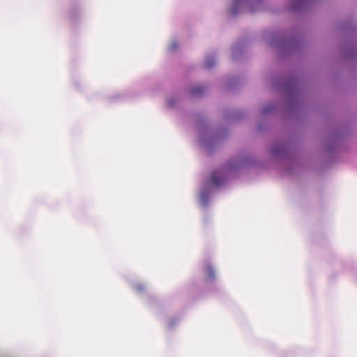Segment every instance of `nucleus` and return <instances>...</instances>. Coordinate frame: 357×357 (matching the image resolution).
I'll list each match as a JSON object with an SVG mask.
<instances>
[{"label": "nucleus", "mask_w": 357, "mask_h": 357, "mask_svg": "<svg viewBox=\"0 0 357 357\" xmlns=\"http://www.w3.org/2000/svg\"><path fill=\"white\" fill-rule=\"evenodd\" d=\"M242 166V160H235L234 162H229L226 166L214 170L210 178L206 180L200 190L199 201L201 204L204 206H207L215 190L226 183L232 170Z\"/></svg>", "instance_id": "nucleus-1"}, {"label": "nucleus", "mask_w": 357, "mask_h": 357, "mask_svg": "<svg viewBox=\"0 0 357 357\" xmlns=\"http://www.w3.org/2000/svg\"><path fill=\"white\" fill-rule=\"evenodd\" d=\"M263 0H233L231 12L233 15L241 13H256L261 10Z\"/></svg>", "instance_id": "nucleus-2"}, {"label": "nucleus", "mask_w": 357, "mask_h": 357, "mask_svg": "<svg viewBox=\"0 0 357 357\" xmlns=\"http://www.w3.org/2000/svg\"><path fill=\"white\" fill-rule=\"evenodd\" d=\"M219 138L220 137L218 135H214L211 129L208 128L199 130V142L208 149H210L215 144Z\"/></svg>", "instance_id": "nucleus-3"}, {"label": "nucleus", "mask_w": 357, "mask_h": 357, "mask_svg": "<svg viewBox=\"0 0 357 357\" xmlns=\"http://www.w3.org/2000/svg\"><path fill=\"white\" fill-rule=\"evenodd\" d=\"M271 152L275 157L286 158L289 155L288 147L282 143L274 144L271 148Z\"/></svg>", "instance_id": "nucleus-4"}, {"label": "nucleus", "mask_w": 357, "mask_h": 357, "mask_svg": "<svg viewBox=\"0 0 357 357\" xmlns=\"http://www.w3.org/2000/svg\"><path fill=\"white\" fill-rule=\"evenodd\" d=\"M215 64V58L214 55L209 54L205 57L204 67L207 69L213 68Z\"/></svg>", "instance_id": "nucleus-5"}, {"label": "nucleus", "mask_w": 357, "mask_h": 357, "mask_svg": "<svg viewBox=\"0 0 357 357\" xmlns=\"http://www.w3.org/2000/svg\"><path fill=\"white\" fill-rule=\"evenodd\" d=\"M243 52V47L241 45H235L231 48L232 57L234 59H238V55Z\"/></svg>", "instance_id": "nucleus-6"}, {"label": "nucleus", "mask_w": 357, "mask_h": 357, "mask_svg": "<svg viewBox=\"0 0 357 357\" xmlns=\"http://www.w3.org/2000/svg\"><path fill=\"white\" fill-rule=\"evenodd\" d=\"M206 272L207 273L208 275V278L210 279H213L214 278V272H213V268L212 266H211V264H206Z\"/></svg>", "instance_id": "nucleus-7"}, {"label": "nucleus", "mask_w": 357, "mask_h": 357, "mask_svg": "<svg viewBox=\"0 0 357 357\" xmlns=\"http://www.w3.org/2000/svg\"><path fill=\"white\" fill-rule=\"evenodd\" d=\"M204 91V89L201 86H196L195 89H193L191 91V93L193 95H201L202 91Z\"/></svg>", "instance_id": "nucleus-8"}, {"label": "nucleus", "mask_w": 357, "mask_h": 357, "mask_svg": "<svg viewBox=\"0 0 357 357\" xmlns=\"http://www.w3.org/2000/svg\"><path fill=\"white\" fill-rule=\"evenodd\" d=\"M274 109V105L273 104L268 105L263 108V113L264 114H268Z\"/></svg>", "instance_id": "nucleus-9"}, {"label": "nucleus", "mask_w": 357, "mask_h": 357, "mask_svg": "<svg viewBox=\"0 0 357 357\" xmlns=\"http://www.w3.org/2000/svg\"><path fill=\"white\" fill-rule=\"evenodd\" d=\"M178 43L176 41H172L169 46V50L174 51L178 48Z\"/></svg>", "instance_id": "nucleus-10"}, {"label": "nucleus", "mask_w": 357, "mask_h": 357, "mask_svg": "<svg viewBox=\"0 0 357 357\" xmlns=\"http://www.w3.org/2000/svg\"><path fill=\"white\" fill-rule=\"evenodd\" d=\"M167 104L168 107H172L175 105L176 101L174 100V98L173 97H169L167 100Z\"/></svg>", "instance_id": "nucleus-11"}, {"label": "nucleus", "mask_w": 357, "mask_h": 357, "mask_svg": "<svg viewBox=\"0 0 357 357\" xmlns=\"http://www.w3.org/2000/svg\"><path fill=\"white\" fill-rule=\"evenodd\" d=\"M135 289L137 291H141L143 289V287L142 284H137L135 287Z\"/></svg>", "instance_id": "nucleus-12"}]
</instances>
